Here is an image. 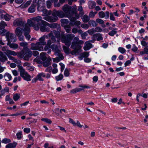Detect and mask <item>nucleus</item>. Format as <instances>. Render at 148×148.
Wrapping results in <instances>:
<instances>
[{"instance_id":"37998d69","label":"nucleus","mask_w":148,"mask_h":148,"mask_svg":"<svg viewBox=\"0 0 148 148\" xmlns=\"http://www.w3.org/2000/svg\"><path fill=\"white\" fill-rule=\"evenodd\" d=\"M61 22L64 24H67L69 22V20L66 19H62L61 20Z\"/></svg>"},{"instance_id":"ddd939ff","label":"nucleus","mask_w":148,"mask_h":148,"mask_svg":"<svg viewBox=\"0 0 148 148\" xmlns=\"http://www.w3.org/2000/svg\"><path fill=\"white\" fill-rule=\"evenodd\" d=\"M72 39V38H62L61 41L63 43H64L66 45L69 47Z\"/></svg>"},{"instance_id":"864d4df0","label":"nucleus","mask_w":148,"mask_h":148,"mask_svg":"<svg viewBox=\"0 0 148 148\" xmlns=\"http://www.w3.org/2000/svg\"><path fill=\"white\" fill-rule=\"evenodd\" d=\"M117 32L114 30H112L109 33V34L111 36H113L114 34H116Z\"/></svg>"},{"instance_id":"ea45409f","label":"nucleus","mask_w":148,"mask_h":148,"mask_svg":"<svg viewBox=\"0 0 148 148\" xmlns=\"http://www.w3.org/2000/svg\"><path fill=\"white\" fill-rule=\"evenodd\" d=\"M79 52L80 51L77 50L76 49H74L71 52V53L72 55H76L77 54H78Z\"/></svg>"},{"instance_id":"2eb2a0df","label":"nucleus","mask_w":148,"mask_h":148,"mask_svg":"<svg viewBox=\"0 0 148 148\" xmlns=\"http://www.w3.org/2000/svg\"><path fill=\"white\" fill-rule=\"evenodd\" d=\"M32 53L31 51L29 50L27 52L24 53L25 56L23 57V59L26 61H28L30 58H31L32 55Z\"/></svg>"},{"instance_id":"69168bd1","label":"nucleus","mask_w":148,"mask_h":148,"mask_svg":"<svg viewBox=\"0 0 148 148\" xmlns=\"http://www.w3.org/2000/svg\"><path fill=\"white\" fill-rule=\"evenodd\" d=\"M75 126H77V127L81 128L83 126V125H81L80 123L78 121H77V123H76Z\"/></svg>"},{"instance_id":"39448f33","label":"nucleus","mask_w":148,"mask_h":148,"mask_svg":"<svg viewBox=\"0 0 148 148\" xmlns=\"http://www.w3.org/2000/svg\"><path fill=\"white\" fill-rule=\"evenodd\" d=\"M7 26V24L3 21H2L0 23V34L1 36H5L6 37H13V34L7 32V30L4 29L5 27Z\"/></svg>"},{"instance_id":"58836bf2","label":"nucleus","mask_w":148,"mask_h":148,"mask_svg":"<svg viewBox=\"0 0 148 148\" xmlns=\"http://www.w3.org/2000/svg\"><path fill=\"white\" fill-rule=\"evenodd\" d=\"M9 45L10 47L14 49H16L18 47V45L16 44L10 43Z\"/></svg>"},{"instance_id":"a878e982","label":"nucleus","mask_w":148,"mask_h":148,"mask_svg":"<svg viewBox=\"0 0 148 148\" xmlns=\"http://www.w3.org/2000/svg\"><path fill=\"white\" fill-rule=\"evenodd\" d=\"M84 90L83 89L81 88H76L71 90L70 92L71 93L75 94L77 92H79L81 90Z\"/></svg>"},{"instance_id":"13d9d810","label":"nucleus","mask_w":148,"mask_h":148,"mask_svg":"<svg viewBox=\"0 0 148 148\" xmlns=\"http://www.w3.org/2000/svg\"><path fill=\"white\" fill-rule=\"evenodd\" d=\"M96 14V13H94L93 11H91L89 13V17H94L95 15Z\"/></svg>"},{"instance_id":"603ef678","label":"nucleus","mask_w":148,"mask_h":148,"mask_svg":"<svg viewBox=\"0 0 148 148\" xmlns=\"http://www.w3.org/2000/svg\"><path fill=\"white\" fill-rule=\"evenodd\" d=\"M22 132H20L18 133H17L16 136H17V138L19 139H21L22 137Z\"/></svg>"},{"instance_id":"c85d7f7f","label":"nucleus","mask_w":148,"mask_h":148,"mask_svg":"<svg viewBox=\"0 0 148 148\" xmlns=\"http://www.w3.org/2000/svg\"><path fill=\"white\" fill-rule=\"evenodd\" d=\"M88 24L91 26L93 27H96L97 24L93 20H90L88 22Z\"/></svg>"},{"instance_id":"1a4fd4ad","label":"nucleus","mask_w":148,"mask_h":148,"mask_svg":"<svg viewBox=\"0 0 148 148\" xmlns=\"http://www.w3.org/2000/svg\"><path fill=\"white\" fill-rule=\"evenodd\" d=\"M17 67L20 72V76L24 80L27 81H30L31 80V76L25 71V70L23 66L18 65H17Z\"/></svg>"},{"instance_id":"6e6552de","label":"nucleus","mask_w":148,"mask_h":148,"mask_svg":"<svg viewBox=\"0 0 148 148\" xmlns=\"http://www.w3.org/2000/svg\"><path fill=\"white\" fill-rule=\"evenodd\" d=\"M42 21V17L40 16H37L36 17L32 18L31 20L28 19L27 20V24L29 26L33 27L34 28V26L37 25L38 23H41Z\"/></svg>"},{"instance_id":"423d86ee","label":"nucleus","mask_w":148,"mask_h":148,"mask_svg":"<svg viewBox=\"0 0 148 148\" xmlns=\"http://www.w3.org/2000/svg\"><path fill=\"white\" fill-rule=\"evenodd\" d=\"M77 7L75 5L74 6H70L68 4L64 5L62 8L63 11L66 15V16H69L70 14L75 13L77 10Z\"/></svg>"},{"instance_id":"680f3d73","label":"nucleus","mask_w":148,"mask_h":148,"mask_svg":"<svg viewBox=\"0 0 148 148\" xmlns=\"http://www.w3.org/2000/svg\"><path fill=\"white\" fill-rule=\"evenodd\" d=\"M12 72L14 76H17L18 75V72L16 70L12 71Z\"/></svg>"},{"instance_id":"f03ea898","label":"nucleus","mask_w":148,"mask_h":148,"mask_svg":"<svg viewBox=\"0 0 148 148\" xmlns=\"http://www.w3.org/2000/svg\"><path fill=\"white\" fill-rule=\"evenodd\" d=\"M52 15L53 16H49L45 17L43 18V19L50 22H54L58 20L57 16L60 18L66 17L64 12L61 10L57 11L54 10L52 12Z\"/></svg>"},{"instance_id":"c9c22d12","label":"nucleus","mask_w":148,"mask_h":148,"mask_svg":"<svg viewBox=\"0 0 148 148\" xmlns=\"http://www.w3.org/2000/svg\"><path fill=\"white\" fill-rule=\"evenodd\" d=\"M17 54L18 57L20 58H22L23 57L25 56L24 52L23 51H22L18 53H17Z\"/></svg>"},{"instance_id":"052dcab7","label":"nucleus","mask_w":148,"mask_h":148,"mask_svg":"<svg viewBox=\"0 0 148 148\" xmlns=\"http://www.w3.org/2000/svg\"><path fill=\"white\" fill-rule=\"evenodd\" d=\"M52 67L51 66H49L46 69L45 71L46 72H50L52 71Z\"/></svg>"},{"instance_id":"7c9ffc66","label":"nucleus","mask_w":148,"mask_h":148,"mask_svg":"<svg viewBox=\"0 0 148 148\" xmlns=\"http://www.w3.org/2000/svg\"><path fill=\"white\" fill-rule=\"evenodd\" d=\"M41 121H45L46 123L49 124H51L52 123V121L49 119L47 118H43L41 119Z\"/></svg>"},{"instance_id":"a19ab883","label":"nucleus","mask_w":148,"mask_h":148,"mask_svg":"<svg viewBox=\"0 0 148 148\" xmlns=\"http://www.w3.org/2000/svg\"><path fill=\"white\" fill-rule=\"evenodd\" d=\"M80 24V22L79 21H77L75 22L74 24H73L72 23H71L70 25L72 26H73L74 25H75L78 26Z\"/></svg>"},{"instance_id":"f8f14e48","label":"nucleus","mask_w":148,"mask_h":148,"mask_svg":"<svg viewBox=\"0 0 148 148\" xmlns=\"http://www.w3.org/2000/svg\"><path fill=\"white\" fill-rule=\"evenodd\" d=\"M24 23H25L21 19L18 18L14 21L13 25L15 27H22L24 25Z\"/></svg>"},{"instance_id":"338daca9","label":"nucleus","mask_w":148,"mask_h":148,"mask_svg":"<svg viewBox=\"0 0 148 148\" xmlns=\"http://www.w3.org/2000/svg\"><path fill=\"white\" fill-rule=\"evenodd\" d=\"M59 64L61 66V71L62 72L64 69V64L61 63H60Z\"/></svg>"},{"instance_id":"dca6fc26","label":"nucleus","mask_w":148,"mask_h":148,"mask_svg":"<svg viewBox=\"0 0 148 148\" xmlns=\"http://www.w3.org/2000/svg\"><path fill=\"white\" fill-rule=\"evenodd\" d=\"M106 15L105 14L103 11H101L99 13V15L100 18H102L104 17H105V18L107 19L109 17V12L107 11L106 12Z\"/></svg>"},{"instance_id":"4468645a","label":"nucleus","mask_w":148,"mask_h":148,"mask_svg":"<svg viewBox=\"0 0 148 148\" xmlns=\"http://www.w3.org/2000/svg\"><path fill=\"white\" fill-rule=\"evenodd\" d=\"M69 16H67L66 17H68L70 21L71 22H74L75 21L76 19V17L77 16V10L75 11V13L71 14H69Z\"/></svg>"},{"instance_id":"79ce46f5","label":"nucleus","mask_w":148,"mask_h":148,"mask_svg":"<svg viewBox=\"0 0 148 148\" xmlns=\"http://www.w3.org/2000/svg\"><path fill=\"white\" fill-rule=\"evenodd\" d=\"M96 22L101 24H103L104 23V21L102 20L100 18H97L96 20Z\"/></svg>"},{"instance_id":"9b49d317","label":"nucleus","mask_w":148,"mask_h":148,"mask_svg":"<svg viewBox=\"0 0 148 148\" xmlns=\"http://www.w3.org/2000/svg\"><path fill=\"white\" fill-rule=\"evenodd\" d=\"M95 41V40L94 39L92 40H89L85 43V46L84 47V49L85 51H87L89 50L92 47V45L91 43V42L93 43Z\"/></svg>"},{"instance_id":"aec40b11","label":"nucleus","mask_w":148,"mask_h":148,"mask_svg":"<svg viewBox=\"0 0 148 148\" xmlns=\"http://www.w3.org/2000/svg\"><path fill=\"white\" fill-rule=\"evenodd\" d=\"M5 53L8 57V56H10V55H12L14 56L17 55V53L15 52L9 50H7L6 51Z\"/></svg>"},{"instance_id":"6ab92c4d","label":"nucleus","mask_w":148,"mask_h":148,"mask_svg":"<svg viewBox=\"0 0 148 148\" xmlns=\"http://www.w3.org/2000/svg\"><path fill=\"white\" fill-rule=\"evenodd\" d=\"M51 58H48L46 60L43 61L44 62L43 63V66L45 67H47L51 65Z\"/></svg>"},{"instance_id":"0eeeda50","label":"nucleus","mask_w":148,"mask_h":148,"mask_svg":"<svg viewBox=\"0 0 148 148\" xmlns=\"http://www.w3.org/2000/svg\"><path fill=\"white\" fill-rule=\"evenodd\" d=\"M84 41L79 40L78 38H74L72 43L71 47L73 49H76L80 51L82 48L81 45L83 44Z\"/></svg>"},{"instance_id":"6e6d98bb","label":"nucleus","mask_w":148,"mask_h":148,"mask_svg":"<svg viewBox=\"0 0 148 148\" xmlns=\"http://www.w3.org/2000/svg\"><path fill=\"white\" fill-rule=\"evenodd\" d=\"M31 1V0H29L27 1L26 3L24 5V7L26 8L30 4Z\"/></svg>"},{"instance_id":"09e8293b","label":"nucleus","mask_w":148,"mask_h":148,"mask_svg":"<svg viewBox=\"0 0 148 148\" xmlns=\"http://www.w3.org/2000/svg\"><path fill=\"white\" fill-rule=\"evenodd\" d=\"M87 32L90 35H92L95 32L94 29H89L88 31Z\"/></svg>"},{"instance_id":"bf43d9fd","label":"nucleus","mask_w":148,"mask_h":148,"mask_svg":"<svg viewBox=\"0 0 148 148\" xmlns=\"http://www.w3.org/2000/svg\"><path fill=\"white\" fill-rule=\"evenodd\" d=\"M96 5V3L95 2H92L91 5L89 7V8L90 9H92L95 8Z\"/></svg>"},{"instance_id":"e2e57ef3","label":"nucleus","mask_w":148,"mask_h":148,"mask_svg":"<svg viewBox=\"0 0 148 148\" xmlns=\"http://www.w3.org/2000/svg\"><path fill=\"white\" fill-rule=\"evenodd\" d=\"M30 129L29 128H25L24 129V131L27 134L30 132Z\"/></svg>"},{"instance_id":"72a5a7b5","label":"nucleus","mask_w":148,"mask_h":148,"mask_svg":"<svg viewBox=\"0 0 148 148\" xmlns=\"http://www.w3.org/2000/svg\"><path fill=\"white\" fill-rule=\"evenodd\" d=\"M53 2L50 1V0H48L46 2V5L48 8H50Z\"/></svg>"},{"instance_id":"7ed1b4c3","label":"nucleus","mask_w":148,"mask_h":148,"mask_svg":"<svg viewBox=\"0 0 148 148\" xmlns=\"http://www.w3.org/2000/svg\"><path fill=\"white\" fill-rule=\"evenodd\" d=\"M24 31V34L26 37H30L29 34L30 32V29L29 25L27 24L25 25V27L23 29L22 28L18 27L16 28L15 30V33L16 35L18 37H20L22 36L23 31Z\"/></svg>"},{"instance_id":"5fc2aeb1","label":"nucleus","mask_w":148,"mask_h":148,"mask_svg":"<svg viewBox=\"0 0 148 148\" xmlns=\"http://www.w3.org/2000/svg\"><path fill=\"white\" fill-rule=\"evenodd\" d=\"M53 61L54 62H58L60 60H61L59 59L58 57H57L55 58H53Z\"/></svg>"},{"instance_id":"412c9836","label":"nucleus","mask_w":148,"mask_h":148,"mask_svg":"<svg viewBox=\"0 0 148 148\" xmlns=\"http://www.w3.org/2000/svg\"><path fill=\"white\" fill-rule=\"evenodd\" d=\"M36 5L32 4L28 9V12L30 13L34 12L35 11Z\"/></svg>"},{"instance_id":"4c0bfd02","label":"nucleus","mask_w":148,"mask_h":148,"mask_svg":"<svg viewBox=\"0 0 148 148\" xmlns=\"http://www.w3.org/2000/svg\"><path fill=\"white\" fill-rule=\"evenodd\" d=\"M119 51L122 54H123L126 52V50L123 48L119 47L118 48Z\"/></svg>"},{"instance_id":"774afa93","label":"nucleus","mask_w":148,"mask_h":148,"mask_svg":"<svg viewBox=\"0 0 148 148\" xmlns=\"http://www.w3.org/2000/svg\"><path fill=\"white\" fill-rule=\"evenodd\" d=\"M58 55H56V56H58V57L59 58V59L60 60H62L64 59V57L62 53H60L58 55Z\"/></svg>"},{"instance_id":"a211bd4d","label":"nucleus","mask_w":148,"mask_h":148,"mask_svg":"<svg viewBox=\"0 0 148 148\" xmlns=\"http://www.w3.org/2000/svg\"><path fill=\"white\" fill-rule=\"evenodd\" d=\"M7 60L8 58L1 51H0V61L4 62Z\"/></svg>"},{"instance_id":"4be33fe9","label":"nucleus","mask_w":148,"mask_h":148,"mask_svg":"<svg viewBox=\"0 0 148 148\" xmlns=\"http://www.w3.org/2000/svg\"><path fill=\"white\" fill-rule=\"evenodd\" d=\"M7 40L8 41L7 45H9L11 42H15L16 40V38H7Z\"/></svg>"},{"instance_id":"a18cd8bd","label":"nucleus","mask_w":148,"mask_h":148,"mask_svg":"<svg viewBox=\"0 0 148 148\" xmlns=\"http://www.w3.org/2000/svg\"><path fill=\"white\" fill-rule=\"evenodd\" d=\"M64 74L66 76H69V71L67 69H66L64 71Z\"/></svg>"},{"instance_id":"c03bdc74","label":"nucleus","mask_w":148,"mask_h":148,"mask_svg":"<svg viewBox=\"0 0 148 148\" xmlns=\"http://www.w3.org/2000/svg\"><path fill=\"white\" fill-rule=\"evenodd\" d=\"M4 18L6 21H9L10 19V16L8 14L4 15Z\"/></svg>"},{"instance_id":"c756f323","label":"nucleus","mask_w":148,"mask_h":148,"mask_svg":"<svg viewBox=\"0 0 148 148\" xmlns=\"http://www.w3.org/2000/svg\"><path fill=\"white\" fill-rule=\"evenodd\" d=\"M20 97V95L19 94H15L13 95V98L15 101H17Z\"/></svg>"},{"instance_id":"f3484780","label":"nucleus","mask_w":148,"mask_h":148,"mask_svg":"<svg viewBox=\"0 0 148 148\" xmlns=\"http://www.w3.org/2000/svg\"><path fill=\"white\" fill-rule=\"evenodd\" d=\"M42 76L43 77H46L45 74L42 72L39 73L35 78L36 80L35 82H36L37 80H38L40 81H43L44 80V79L41 77Z\"/></svg>"},{"instance_id":"5701e85b","label":"nucleus","mask_w":148,"mask_h":148,"mask_svg":"<svg viewBox=\"0 0 148 148\" xmlns=\"http://www.w3.org/2000/svg\"><path fill=\"white\" fill-rule=\"evenodd\" d=\"M82 18L84 23H87L89 21L90 19V17L86 14L84 15Z\"/></svg>"},{"instance_id":"3c124183","label":"nucleus","mask_w":148,"mask_h":148,"mask_svg":"<svg viewBox=\"0 0 148 148\" xmlns=\"http://www.w3.org/2000/svg\"><path fill=\"white\" fill-rule=\"evenodd\" d=\"M81 27L83 28L87 29L89 27V26L87 24L83 23L81 25Z\"/></svg>"},{"instance_id":"49530a36","label":"nucleus","mask_w":148,"mask_h":148,"mask_svg":"<svg viewBox=\"0 0 148 148\" xmlns=\"http://www.w3.org/2000/svg\"><path fill=\"white\" fill-rule=\"evenodd\" d=\"M10 142V140L7 138H5L2 141V143H7Z\"/></svg>"},{"instance_id":"0e129e2a","label":"nucleus","mask_w":148,"mask_h":148,"mask_svg":"<svg viewBox=\"0 0 148 148\" xmlns=\"http://www.w3.org/2000/svg\"><path fill=\"white\" fill-rule=\"evenodd\" d=\"M20 46L24 47L27 45V43L25 42H23L20 43Z\"/></svg>"},{"instance_id":"e433bc0d","label":"nucleus","mask_w":148,"mask_h":148,"mask_svg":"<svg viewBox=\"0 0 148 148\" xmlns=\"http://www.w3.org/2000/svg\"><path fill=\"white\" fill-rule=\"evenodd\" d=\"M63 48L64 52L67 54L69 53V50L68 47H66L65 46H63Z\"/></svg>"},{"instance_id":"8fccbe9b","label":"nucleus","mask_w":148,"mask_h":148,"mask_svg":"<svg viewBox=\"0 0 148 148\" xmlns=\"http://www.w3.org/2000/svg\"><path fill=\"white\" fill-rule=\"evenodd\" d=\"M95 32H100L102 31V29L99 27H97L94 29Z\"/></svg>"},{"instance_id":"b1692460","label":"nucleus","mask_w":148,"mask_h":148,"mask_svg":"<svg viewBox=\"0 0 148 148\" xmlns=\"http://www.w3.org/2000/svg\"><path fill=\"white\" fill-rule=\"evenodd\" d=\"M4 77L5 80L7 81L11 80L12 78V76L11 75L8 73H5L4 75Z\"/></svg>"},{"instance_id":"20e7f679","label":"nucleus","mask_w":148,"mask_h":148,"mask_svg":"<svg viewBox=\"0 0 148 148\" xmlns=\"http://www.w3.org/2000/svg\"><path fill=\"white\" fill-rule=\"evenodd\" d=\"M48 23L44 21H42L41 23H38L37 25L34 26V29L36 30H38L39 29L42 32H49L50 29L47 26H48Z\"/></svg>"},{"instance_id":"cd10ccee","label":"nucleus","mask_w":148,"mask_h":148,"mask_svg":"<svg viewBox=\"0 0 148 148\" xmlns=\"http://www.w3.org/2000/svg\"><path fill=\"white\" fill-rule=\"evenodd\" d=\"M46 54V53H41L40 54V58L43 61L46 60L47 57Z\"/></svg>"},{"instance_id":"f704fd0d","label":"nucleus","mask_w":148,"mask_h":148,"mask_svg":"<svg viewBox=\"0 0 148 148\" xmlns=\"http://www.w3.org/2000/svg\"><path fill=\"white\" fill-rule=\"evenodd\" d=\"M51 47L53 51L54 52L58 49V46L56 45H51Z\"/></svg>"},{"instance_id":"473e14b6","label":"nucleus","mask_w":148,"mask_h":148,"mask_svg":"<svg viewBox=\"0 0 148 148\" xmlns=\"http://www.w3.org/2000/svg\"><path fill=\"white\" fill-rule=\"evenodd\" d=\"M63 78V75L62 74H60L58 76L55 77L57 81L61 80Z\"/></svg>"},{"instance_id":"2f4dec72","label":"nucleus","mask_w":148,"mask_h":148,"mask_svg":"<svg viewBox=\"0 0 148 148\" xmlns=\"http://www.w3.org/2000/svg\"><path fill=\"white\" fill-rule=\"evenodd\" d=\"M89 52H84L82 53V57L85 58H88L89 55Z\"/></svg>"},{"instance_id":"bb28decb","label":"nucleus","mask_w":148,"mask_h":148,"mask_svg":"<svg viewBox=\"0 0 148 148\" xmlns=\"http://www.w3.org/2000/svg\"><path fill=\"white\" fill-rule=\"evenodd\" d=\"M8 58L10 59L13 60L14 62L17 64H19L21 62L20 60H18L17 59L15 58L14 57L11 56H8Z\"/></svg>"},{"instance_id":"393cba45","label":"nucleus","mask_w":148,"mask_h":148,"mask_svg":"<svg viewBox=\"0 0 148 148\" xmlns=\"http://www.w3.org/2000/svg\"><path fill=\"white\" fill-rule=\"evenodd\" d=\"M17 143L16 142H14L13 143H10L6 146V148H13L16 147Z\"/></svg>"},{"instance_id":"f257e3e1","label":"nucleus","mask_w":148,"mask_h":148,"mask_svg":"<svg viewBox=\"0 0 148 148\" xmlns=\"http://www.w3.org/2000/svg\"><path fill=\"white\" fill-rule=\"evenodd\" d=\"M48 26L52 28H56L57 31L54 30L51 31L48 34L49 37H65L64 33L61 31L60 25L56 23L49 24L48 23Z\"/></svg>"},{"instance_id":"de8ad7c7","label":"nucleus","mask_w":148,"mask_h":148,"mask_svg":"<svg viewBox=\"0 0 148 148\" xmlns=\"http://www.w3.org/2000/svg\"><path fill=\"white\" fill-rule=\"evenodd\" d=\"M58 0H54L53 2H54V5L55 7H59L60 6L59 3H57Z\"/></svg>"},{"instance_id":"9d476101","label":"nucleus","mask_w":148,"mask_h":148,"mask_svg":"<svg viewBox=\"0 0 148 148\" xmlns=\"http://www.w3.org/2000/svg\"><path fill=\"white\" fill-rule=\"evenodd\" d=\"M45 38H40L39 39L40 42L36 43V44L34 46H32L31 47V49L32 50H37L40 51L43 50V47L42 46H39V45H45L46 44V42H45Z\"/></svg>"},{"instance_id":"4d7b16f0","label":"nucleus","mask_w":148,"mask_h":148,"mask_svg":"<svg viewBox=\"0 0 148 148\" xmlns=\"http://www.w3.org/2000/svg\"><path fill=\"white\" fill-rule=\"evenodd\" d=\"M110 19L111 20L113 21H114L115 20V18L113 14L112 13H110Z\"/></svg>"}]
</instances>
